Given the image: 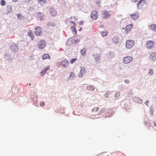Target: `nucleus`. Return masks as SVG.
Here are the masks:
<instances>
[{
	"mask_svg": "<svg viewBox=\"0 0 156 156\" xmlns=\"http://www.w3.org/2000/svg\"><path fill=\"white\" fill-rule=\"evenodd\" d=\"M134 45V41L132 40H127L126 42V48L128 49L131 48Z\"/></svg>",
	"mask_w": 156,
	"mask_h": 156,
	"instance_id": "nucleus-1",
	"label": "nucleus"
},
{
	"mask_svg": "<svg viewBox=\"0 0 156 156\" xmlns=\"http://www.w3.org/2000/svg\"><path fill=\"white\" fill-rule=\"evenodd\" d=\"M10 48L11 50L14 52H17L18 50L17 45L14 43H12L10 44Z\"/></svg>",
	"mask_w": 156,
	"mask_h": 156,
	"instance_id": "nucleus-2",
	"label": "nucleus"
},
{
	"mask_svg": "<svg viewBox=\"0 0 156 156\" xmlns=\"http://www.w3.org/2000/svg\"><path fill=\"white\" fill-rule=\"evenodd\" d=\"M46 45V42L44 40H41L38 43V47L40 49L43 48Z\"/></svg>",
	"mask_w": 156,
	"mask_h": 156,
	"instance_id": "nucleus-3",
	"label": "nucleus"
},
{
	"mask_svg": "<svg viewBox=\"0 0 156 156\" xmlns=\"http://www.w3.org/2000/svg\"><path fill=\"white\" fill-rule=\"evenodd\" d=\"M98 12L96 11H93L91 13L90 17L93 20H96L98 18Z\"/></svg>",
	"mask_w": 156,
	"mask_h": 156,
	"instance_id": "nucleus-4",
	"label": "nucleus"
},
{
	"mask_svg": "<svg viewBox=\"0 0 156 156\" xmlns=\"http://www.w3.org/2000/svg\"><path fill=\"white\" fill-rule=\"evenodd\" d=\"M113 111L112 109H108L105 112V118H108V117H111L112 116L113 114L112 112H113Z\"/></svg>",
	"mask_w": 156,
	"mask_h": 156,
	"instance_id": "nucleus-5",
	"label": "nucleus"
},
{
	"mask_svg": "<svg viewBox=\"0 0 156 156\" xmlns=\"http://www.w3.org/2000/svg\"><path fill=\"white\" fill-rule=\"evenodd\" d=\"M133 60V58L130 56H126L123 58V62L125 64H127L131 62Z\"/></svg>",
	"mask_w": 156,
	"mask_h": 156,
	"instance_id": "nucleus-6",
	"label": "nucleus"
},
{
	"mask_svg": "<svg viewBox=\"0 0 156 156\" xmlns=\"http://www.w3.org/2000/svg\"><path fill=\"white\" fill-rule=\"evenodd\" d=\"M35 34L37 36H40L42 34V31H41V28L40 27L37 26L35 28Z\"/></svg>",
	"mask_w": 156,
	"mask_h": 156,
	"instance_id": "nucleus-7",
	"label": "nucleus"
},
{
	"mask_svg": "<svg viewBox=\"0 0 156 156\" xmlns=\"http://www.w3.org/2000/svg\"><path fill=\"white\" fill-rule=\"evenodd\" d=\"M111 14H109L108 12L106 10L103 11L102 18L103 19H106L110 17Z\"/></svg>",
	"mask_w": 156,
	"mask_h": 156,
	"instance_id": "nucleus-8",
	"label": "nucleus"
},
{
	"mask_svg": "<svg viewBox=\"0 0 156 156\" xmlns=\"http://www.w3.org/2000/svg\"><path fill=\"white\" fill-rule=\"evenodd\" d=\"M68 63V62L67 60L64 59L62 60L60 64L63 67L66 68L67 67Z\"/></svg>",
	"mask_w": 156,
	"mask_h": 156,
	"instance_id": "nucleus-9",
	"label": "nucleus"
},
{
	"mask_svg": "<svg viewBox=\"0 0 156 156\" xmlns=\"http://www.w3.org/2000/svg\"><path fill=\"white\" fill-rule=\"evenodd\" d=\"M74 40V36L72 37L69 38L67 41V44L69 46L72 45L73 43V41Z\"/></svg>",
	"mask_w": 156,
	"mask_h": 156,
	"instance_id": "nucleus-10",
	"label": "nucleus"
},
{
	"mask_svg": "<svg viewBox=\"0 0 156 156\" xmlns=\"http://www.w3.org/2000/svg\"><path fill=\"white\" fill-rule=\"evenodd\" d=\"M154 42L151 41H148L147 42V47L148 49H151L153 46Z\"/></svg>",
	"mask_w": 156,
	"mask_h": 156,
	"instance_id": "nucleus-11",
	"label": "nucleus"
},
{
	"mask_svg": "<svg viewBox=\"0 0 156 156\" xmlns=\"http://www.w3.org/2000/svg\"><path fill=\"white\" fill-rule=\"evenodd\" d=\"M49 12L51 15L53 16H55L56 15V11L53 7H51L49 9Z\"/></svg>",
	"mask_w": 156,
	"mask_h": 156,
	"instance_id": "nucleus-12",
	"label": "nucleus"
},
{
	"mask_svg": "<svg viewBox=\"0 0 156 156\" xmlns=\"http://www.w3.org/2000/svg\"><path fill=\"white\" fill-rule=\"evenodd\" d=\"M133 100L140 104H142L143 102L142 100L139 97H134L133 98Z\"/></svg>",
	"mask_w": 156,
	"mask_h": 156,
	"instance_id": "nucleus-13",
	"label": "nucleus"
},
{
	"mask_svg": "<svg viewBox=\"0 0 156 156\" xmlns=\"http://www.w3.org/2000/svg\"><path fill=\"white\" fill-rule=\"evenodd\" d=\"M6 10L7 12H5V14L6 15H7L9 13L11 12L12 11V8L11 5H7V6Z\"/></svg>",
	"mask_w": 156,
	"mask_h": 156,
	"instance_id": "nucleus-14",
	"label": "nucleus"
},
{
	"mask_svg": "<svg viewBox=\"0 0 156 156\" xmlns=\"http://www.w3.org/2000/svg\"><path fill=\"white\" fill-rule=\"evenodd\" d=\"M81 69L79 74V76L80 77H81L83 75L84 73H85L86 72V70L85 68L82 67H81Z\"/></svg>",
	"mask_w": 156,
	"mask_h": 156,
	"instance_id": "nucleus-15",
	"label": "nucleus"
},
{
	"mask_svg": "<svg viewBox=\"0 0 156 156\" xmlns=\"http://www.w3.org/2000/svg\"><path fill=\"white\" fill-rule=\"evenodd\" d=\"M130 17L132 19L134 20H136L139 17V15L138 13H134L133 14H131Z\"/></svg>",
	"mask_w": 156,
	"mask_h": 156,
	"instance_id": "nucleus-16",
	"label": "nucleus"
},
{
	"mask_svg": "<svg viewBox=\"0 0 156 156\" xmlns=\"http://www.w3.org/2000/svg\"><path fill=\"white\" fill-rule=\"evenodd\" d=\"M50 68V67L48 66L42 70L40 73V75L41 76H43L46 73V71H48Z\"/></svg>",
	"mask_w": 156,
	"mask_h": 156,
	"instance_id": "nucleus-17",
	"label": "nucleus"
},
{
	"mask_svg": "<svg viewBox=\"0 0 156 156\" xmlns=\"http://www.w3.org/2000/svg\"><path fill=\"white\" fill-rule=\"evenodd\" d=\"M93 56L95 59V62L97 63H98L99 62L100 60V54H95L93 55Z\"/></svg>",
	"mask_w": 156,
	"mask_h": 156,
	"instance_id": "nucleus-18",
	"label": "nucleus"
},
{
	"mask_svg": "<svg viewBox=\"0 0 156 156\" xmlns=\"http://www.w3.org/2000/svg\"><path fill=\"white\" fill-rule=\"evenodd\" d=\"M150 58L153 61L156 60V53L155 52H152L151 53L150 55Z\"/></svg>",
	"mask_w": 156,
	"mask_h": 156,
	"instance_id": "nucleus-19",
	"label": "nucleus"
},
{
	"mask_svg": "<svg viewBox=\"0 0 156 156\" xmlns=\"http://www.w3.org/2000/svg\"><path fill=\"white\" fill-rule=\"evenodd\" d=\"M133 24L132 23H131L129 25H127L125 28H123L122 29L125 30L126 31V32L127 33V31L130 30V29L133 27Z\"/></svg>",
	"mask_w": 156,
	"mask_h": 156,
	"instance_id": "nucleus-20",
	"label": "nucleus"
},
{
	"mask_svg": "<svg viewBox=\"0 0 156 156\" xmlns=\"http://www.w3.org/2000/svg\"><path fill=\"white\" fill-rule=\"evenodd\" d=\"M119 36H116L112 39V41L114 43L117 44L119 42Z\"/></svg>",
	"mask_w": 156,
	"mask_h": 156,
	"instance_id": "nucleus-21",
	"label": "nucleus"
},
{
	"mask_svg": "<svg viewBox=\"0 0 156 156\" xmlns=\"http://www.w3.org/2000/svg\"><path fill=\"white\" fill-rule=\"evenodd\" d=\"M5 58L6 60H10L11 61L12 59V58H11V55L10 54H6L5 55Z\"/></svg>",
	"mask_w": 156,
	"mask_h": 156,
	"instance_id": "nucleus-22",
	"label": "nucleus"
},
{
	"mask_svg": "<svg viewBox=\"0 0 156 156\" xmlns=\"http://www.w3.org/2000/svg\"><path fill=\"white\" fill-rule=\"evenodd\" d=\"M71 29L72 32L73 33H74V35H76L77 34V30L76 29V27L75 26H71Z\"/></svg>",
	"mask_w": 156,
	"mask_h": 156,
	"instance_id": "nucleus-23",
	"label": "nucleus"
},
{
	"mask_svg": "<svg viewBox=\"0 0 156 156\" xmlns=\"http://www.w3.org/2000/svg\"><path fill=\"white\" fill-rule=\"evenodd\" d=\"M143 0H140L137 3V6L138 9H140L143 6V5H141V3L142 2Z\"/></svg>",
	"mask_w": 156,
	"mask_h": 156,
	"instance_id": "nucleus-24",
	"label": "nucleus"
},
{
	"mask_svg": "<svg viewBox=\"0 0 156 156\" xmlns=\"http://www.w3.org/2000/svg\"><path fill=\"white\" fill-rule=\"evenodd\" d=\"M50 59V57L48 54H45L42 56L43 59Z\"/></svg>",
	"mask_w": 156,
	"mask_h": 156,
	"instance_id": "nucleus-25",
	"label": "nucleus"
},
{
	"mask_svg": "<svg viewBox=\"0 0 156 156\" xmlns=\"http://www.w3.org/2000/svg\"><path fill=\"white\" fill-rule=\"evenodd\" d=\"M150 28L154 31H156V25L154 24H151L150 26Z\"/></svg>",
	"mask_w": 156,
	"mask_h": 156,
	"instance_id": "nucleus-26",
	"label": "nucleus"
},
{
	"mask_svg": "<svg viewBox=\"0 0 156 156\" xmlns=\"http://www.w3.org/2000/svg\"><path fill=\"white\" fill-rule=\"evenodd\" d=\"M75 76L73 72H71L69 75V77L68 78V80H73V78L75 77Z\"/></svg>",
	"mask_w": 156,
	"mask_h": 156,
	"instance_id": "nucleus-27",
	"label": "nucleus"
},
{
	"mask_svg": "<svg viewBox=\"0 0 156 156\" xmlns=\"http://www.w3.org/2000/svg\"><path fill=\"white\" fill-rule=\"evenodd\" d=\"M86 51V49L85 48H83V49L81 50L80 52L82 55L84 56L86 55L85 53Z\"/></svg>",
	"mask_w": 156,
	"mask_h": 156,
	"instance_id": "nucleus-28",
	"label": "nucleus"
},
{
	"mask_svg": "<svg viewBox=\"0 0 156 156\" xmlns=\"http://www.w3.org/2000/svg\"><path fill=\"white\" fill-rule=\"evenodd\" d=\"M87 89L90 90H94V87L93 86H87Z\"/></svg>",
	"mask_w": 156,
	"mask_h": 156,
	"instance_id": "nucleus-29",
	"label": "nucleus"
},
{
	"mask_svg": "<svg viewBox=\"0 0 156 156\" xmlns=\"http://www.w3.org/2000/svg\"><path fill=\"white\" fill-rule=\"evenodd\" d=\"M43 14L41 12H39L36 14V16L37 18H40L42 17Z\"/></svg>",
	"mask_w": 156,
	"mask_h": 156,
	"instance_id": "nucleus-30",
	"label": "nucleus"
},
{
	"mask_svg": "<svg viewBox=\"0 0 156 156\" xmlns=\"http://www.w3.org/2000/svg\"><path fill=\"white\" fill-rule=\"evenodd\" d=\"M28 35L31 38V39L32 40H33L34 39V37L32 33V31H29L28 32Z\"/></svg>",
	"mask_w": 156,
	"mask_h": 156,
	"instance_id": "nucleus-31",
	"label": "nucleus"
},
{
	"mask_svg": "<svg viewBox=\"0 0 156 156\" xmlns=\"http://www.w3.org/2000/svg\"><path fill=\"white\" fill-rule=\"evenodd\" d=\"M48 26L55 27L56 26L55 24L53 23L49 22L47 24Z\"/></svg>",
	"mask_w": 156,
	"mask_h": 156,
	"instance_id": "nucleus-32",
	"label": "nucleus"
},
{
	"mask_svg": "<svg viewBox=\"0 0 156 156\" xmlns=\"http://www.w3.org/2000/svg\"><path fill=\"white\" fill-rule=\"evenodd\" d=\"M101 35L103 36V37H105L108 34V32H104V31H102L101 33Z\"/></svg>",
	"mask_w": 156,
	"mask_h": 156,
	"instance_id": "nucleus-33",
	"label": "nucleus"
},
{
	"mask_svg": "<svg viewBox=\"0 0 156 156\" xmlns=\"http://www.w3.org/2000/svg\"><path fill=\"white\" fill-rule=\"evenodd\" d=\"M6 4L5 1V0H1L0 2V4L1 5L3 6H4Z\"/></svg>",
	"mask_w": 156,
	"mask_h": 156,
	"instance_id": "nucleus-34",
	"label": "nucleus"
},
{
	"mask_svg": "<svg viewBox=\"0 0 156 156\" xmlns=\"http://www.w3.org/2000/svg\"><path fill=\"white\" fill-rule=\"evenodd\" d=\"M31 98H34V99H33V101L34 102L33 104L34 105L35 103L34 102H36L37 101V98L36 96L34 97V96H33V97H31Z\"/></svg>",
	"mask_w": 156,
	"mask_h": 156,
	"instance_id": "nucleus-35",
	"label": "nucleus"
},
{
	"mask_svg": "<svg viewBox=\"0 0 156 156\" xmlns=\"http://www.w3.org/2000/svg\"><path fill=\"white\" fill-rule=\"evenodd\" d=\"M38 2L40 3L41 2L42 3L46 4V0H37Z\"/></svg>",
	"mask_w": 156,
	"mask_h": 156,
	"instance_id": "nucleus-36",
	"label": "nucleus"
},
{
	"mask_svg": "<svg viewBox=\"0 0 156 156\" xmlns=\"http://www.w3.org/2000/svg\"><path fill=\"white\" fill-rule=\"evenodd\" d=\"M153 74V70L152 69H150L149 70L148 74L150 75H152Z\"/></svg>",
	"mask_w": 156,
	"mask_h": 156,
	"instance_id": "nucleus-37",
	"label": "nucleus"
},
{
	"mask_svg": "<svg viewBox=\"0 0 156 156\" xmlns=\"http://www.w3.org/2000/svg\"><path fill=\"white\" fill-rule=\"evenodd\" d=\"M154 111V109L153 108V106L152 105L150 107V113L152 115L153 114V112Z\"/></svg>",
	"mask_w": 156,
	"mask_h": 156,
	"instance_id": "nucleus-38",
	"label": "nucleus"
},
{
	"mask_svg": "<svg viewBox=\"0 0 156 156\" xmlns=\"http://www.w3.org/2000/svg\"><path fill=\"white\" fill-rule=\"evenodd\" d=\"M77 58H72L70 60V63L71 64H73L75 61L77 60Z\"/></svg>",
	"mask_w": 156,
	"mask_h": 156,
	"instance_id": "nucleus-39",
	"label": "nucleus"
},
{
	"mask_svg": "<svg viewBox=\"0 0 156 156\" xmlns=\"http://www.w3.org/2000/svg\"><path fill=\"white\" fill-rule=\"evenodd\" d=\"M105 110V108H103L101 110H100L99 113L98 114V115H100L101 114V113H102L104 112Z\"/></svg>",
	"mask_w": 156,
	"mask_h": 156,
	"instance_id": "nucleus-40",
	"label": "nucleus"
},
{
	"mask_svg": "<svg viewBox=\"0 0 156 156\" xmlns=\"http://www.w3.org/2000/svg\"><path fill=\"white\" fill-rule=\"evenodd\" d=\"M80 41V40L77 39V40H74V44H76L78 43Z\"/></svg>",
	"mask_w": 156,
	"mask_h": 156,
	"instance_id": "nucleus-41",
	"label": "nucleus"
},
{
	"mask_svg": "<svg viewBox=\"0 0 156 156\" xmlns=\"http://www.w3.org/2000/svg\"><path fill=\"white\" fill-rule=\"evenodd\" d=\"M120 95V93L119 92H116L115 94V98H117Z\"/></svg>",
	"mask_w": 156,
	"mask_h": 156,
	"instance_id": "nucleus-42",
	"label": "nucleus"
},
{
	"mask_svg": "<svg viewBox=\"0 0 156 156\" xmlns=\"http://www.w3.org/2000/svg\"><path fill=\"white\" fill-rule=\"evenodd\" d=\"M112 91L108 90L106 92L105 94V95H109L111 94L112 93Z\"/></svg>",
	"mask_w": 156,
	"mask_h": 156,
	"instance_id": "nucleus-43",
	"label": "nucleus"
},
{
	"mask_svg": "<svg viewBox=\"0 0 156 156\" xmlns=\"http://www.w3.org/2000/svg\"><path fill=\"white\" fill-rule=\"evenodd\" d=\"M99 109V108L98 107H97V108H94L92 109V111L93 112L95 110V111L97 112L98 110Z\"/></svg>",
	"mask_w": 156,
	"mask_h": 156,
	"instance_id": "nucleus-44",
	"label": "nucleus"
},
{
	"mask_svg": "<svg viewBox=\"0 0 156 156\" xmlns=\"http://www.w3.org/2000/svg\"><path fill=\"white\" fill-rule=\"evenodd\" d=\"M17 16L18 19H22V18L23 17V16H22L21 17V15L20 13L18 14L17 15Z\"/></svg>",
	"mask_w": 156,
	"mask_h": 156,
	"instance_id": "nucleus-45",
	"label": "nucleus"
},
{
	"mask_svg": "<svg viewBox=\"0 0 156 156\" xmlns=\"http://www.w3.org/2000/svg\"><path fill=\"white\" fill-rule=\"evenodd\" d=\"M145 125H146L147 126H148V128H149V127L151 126V124L149 123V122H147L146 123H145Z\"/></svg>",
	"mask_w": 156,
	"mask_h": 156,
	"instance_id": "nucleus-46",
	"label": "nucleus"
},
{
	"mask_svg": "<svg viewBox=\"0 0 156 156\" xmlns=\"http://www.w3.org/2000/svg\"><path fill=\"white\" fill-rule=\"evenodd\" d=\"M34 8L31 6L29 7V11L30 12H32L34 10Z\"/></svg>",
	"mask_w": 156,
	"mask_h": 156,
	"instance_id": "nucleus-47",
	"label": "nucleus"
},
{
	"mask_svg": "<svg viewBox=\"0 0 156 156\" xmlns=\"http://www.w3.org/2000/svg\"><path fill=\"white\" fill-rule=\"evenodd\" d=\"M59 112L60 113H63L64 112V110L63 109L61 108L60 109H59Z\"/></svg>",
	"mask_w": 156,
	"mask_h": 156,
	"instance_id": "nucleus-48",
	"label": "nucleus"
},
{
	"mask_svg": "<svg viewBox=\"0 0 156 156\" xmlns=\"http://www.w3.org/2000/svg\"><path fill=\"white\" fill-rule=\"evenodd\" d=\"M40 105L41 106H43L44 105V103L43 101H41L40 103Z\"/></svg>",
	"mask_w": 156,
	"mask_h": 156,
	"instance_id": "nucleus-49",
	"label": "nucleus"
},
{
	"mask_svg": "<svg viewBox=\"0 0 156 156\" xmlns=\"http://www.w3.org/2000/svg\"><path fill=\"white\" fill-rule=\"evenodd\" d=\"M96 2V4L97 5H98L99 6H100V5H99L101 4V2L100 0H99L98 1H97Z\"/></svg>",
	"mask_w": 156,
	"mask_h": 156,
	"instance_id": "nucleus-50",
	"label": "nucleus"
},
{
	"mask_svg": "<svg viewBox=\"0 0 156 156\" xmlns=\"http://www.w3.org/2000/svg\"><path fill=\"white\" fill-rule=\"evenodd\" d=\"M125 83L126 84H128L129 83V81L128 80H125Z\"/></svg>",
	"mask_w": 156,
	"mask_h": 156,
	"instance_id": "nucleus-51",
	"label": "nucleus"
},
{
	"mask_svg": "<svg viewBox=\"0 0 156 156\" xmlns=\"http://www.w3.org/2000/svg\"><path fill=\"white\" fill-rule=\"evenodd\" d=\"M70 22L72 23L73 24L74 26H75V25H76V24L73 21H70Z\"/></svg>",
	"mask_w": 156,
	"mask_h": 156,
	"instance_id": "nucleus-52",
	"label": "nucleus"
},
{
	"mask_svg": "<svg viewBox=\"0 0 156 156\" xmlns=\"http://www.w3.org/2000/svg\"><path fill=\"white\" fill-rule=\"evenodd\" d=\"M149 101H148L147 100V101H145V104L146 105H147H147H148V103H149Z\"/></svg>",
	"mask_w": 156,
	"mask_h": 156,
	"instance_id": "nucleus-53",
	"label": "nucleus"
},
{
	"mask_svg": "<svg viewBox=\"0 0 156 156\" xmlns=\"http://www.w3.org/2000/svg\"><path fill=\"white\" fill-rule=\"evenodd\" d=\"M83 23V22L82 21H81L79 23V25H82Z\"/></svg>",
	"mask_w": 156,
	"mask_h": 156,
	"instance_id": "nucleus-54",
	"label": "nucleus"
},
{
	"mask_svg": "<svg viewBox=\"0 0 156 156\" xmlns=\"http://www.w3.org/2000/svg\"><path fill=\"white\" fill-rule=\"evenodd\" d=\"M109 55H113V54L112 53V52H110V53H109Z\"/></svg>",
	"mask_w": 156,
	"mask_h": 156,
	"instance_id": "nucleus-55",
	"label": "nucleus"
},
{
	"mask_svg": "<svg viewBox=\"0 0 156 156\" xmlns=\"http://www.w3.org/2000/svg\"><path fill=\"white\" fill-rule=\"evenodd\" d=\"M82 28L81 27H80V29H79L78 31H81L82 30Z\"/></svg>",
	"mask_w": 156,
	"mask_h": 156,
	"instance_id": "nucleus-56",
	"label": "nucleus"
},
{
	"mask_svg": "<svg viewBox=\"0 0 156 156\" xmlns=\"http://www.w3.org/2000/svg\"><path fill=\"white\" fill-rule=\"evenodd\" d=\"M104 96L105 97L107 98H109V97L108 96V95H107L105 94Z\"/></svg>",
	"mask_w": 156,
	"mask_h": 156,
	"instance_id": "nucleus-57",
	"label": "nucleus"
},
{
	"mask_svg": "<svg viewBox=\"0 0 156 156\" xmlns=\"http://www.w3.org/2000/svg\"><path fill=\"white\" fill-rule=\"evenodd\" d=\"M73 18H74V20H77V19L76 18V17L75 16H74L73 17Z\"/></svg>",
	"mask_w": 156,
	"mask_h": 156,
	"instance_id": "nucleus-58",
	"label": "nucleus"
},
{
	"mask_svg": "<svg viewBox=\"0 0 156 156\" xmlns=\"http://www.w3.org/2000/svg\"><path fill=\"white\" fill-rule=\"evenodd\" d=\"M12 2H17V0H12Z\"/></svg>",
	"mask_w": 156,
	"mask_h": 156,
	"instance_id": "nucleus-59",
	"label": "nucleus"
},
{
	"mask_svg": "<svg viewBox=\"0 0 156 156\" xmlns=\"http://www.w3.org/2000/svg\"><path fill=\"white\" fill-rule=\"evenodd\" d=\"M138 0H133V2H136Z\"/></svg>",
	"mask_w": 156,
	"mask_h": 156,
	"instance_id": "nucleus-60",
	"label": "nucleus"
},
{
	"mask_svg": "<svg viewBox=\"0 0 156 156\" xmlns=\"http://www.w3.org/2000/svg\"><path fill=\"white\" fill-rule=\"evenodd\" d=\"M82 36H79V39L80 40V39H81L82 38Z\"/></svg>",
	"mask_w": 156,
	"mask_h": 156,
	"instance_id": "nucleus-61",
	"label": "nucleus"
},
{
	"mask_svg": "<svg viewBox=\"0 0 156 156\" xmlns=\"http://www.w3.org/2000/svg\"><path fill=\"white\" fill-rule=\"evenodd\" d=\"M154 125L155 126H156V123H154Z\"/></svg>",
	"mask_w": 156,
	"mask_h": 156,
	"instance_id": "nucleus-62",
	"label": "nucleus"
},
{
	"mask_svg": "<svg viewBox=\"0 0 156 156\" xmlns=\"http://www.w3.org/2000/svg\"><path fill=\"white\" fill-rule=\"evenodd\" d=\"M72 17H72V16L71 17H70L69 19H72Z\"/></svg>",
	"mask_w": 156,
	"mask_h": 156,
	"instance_id": "nucleus-63",
	"label": "nucleus"
},
{
	"mask_svg": "<svg viewBox=\"0 0 156 156\" xmlns=\"http://www.w3.org/2000/svg\"><path fill=\"white\" fill-rule=\"evenodd\" d=\"M29 2L30 0H25Z\"/></svg>",
	"mask_w": 156,
	"mask_h": 156,
	"instance_id": "nucleus-64",
	"label": "nucleus"
}]
</instances>
